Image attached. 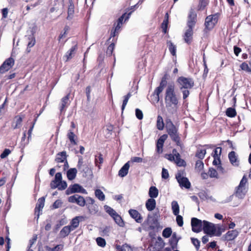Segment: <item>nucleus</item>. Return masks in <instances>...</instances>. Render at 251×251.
I'll list each match as a JSON object with an SVG mask.
<instances>
[{
    "label": "nucleus",
    "instance_id": "nucleus-1",
    "mask_svg": "<svg viewBox=\"0 0 251 251\" xmlns=\"http://www.w3.org/2000/svg\"><path fill=\"white\" fill-rule=\"evenodd\" d=\"M179 97L175 92L174 84H169L165 92V103L167 110L173 113L176 111L179 103Z\"/></svg>",
    "mask_w": 251,
    "mask_h": 251
},
{
    "label": "nucleus",
    "instance_id": "nucleus-2",
    "mask_svg": "<svg viewBox=\"0 0 251 251\" xmlns=\"http://www.w3.org/2000/svg\"><path fill=\"white\" fill-rule=\"evenodd\" d=\"M202 229L205 233L210 236L213 235L220 236L222 233V228L219 226H216L213 223L204 220L203 221Z\"/></svg>",
    "mask_w": 251,
    "mask_h": 251
},
{
    "label": "nucleus",
    "instance_id": "nucleus-3",
    "mask_svg": "<svg viewBox=\"0 0 251 251\" xmlns=\"http://www.w3.org/2000/svg\"><path fill=\"white\" fill-rule=\"evenodd\" d=\"M166 128L167 132L172 140L175 142L177 146H180V138L177 132V129L171 120H168L167 121Z\"/></svg>",
    "mask_w": 251,
    "mask_h": 251
},
{
    "label": "nucleus",
    "instance_id": "nucleus-4",
    "mask_svg": "<svg viewBox=\"0 0 251 251\" xmlns=\"http://www.w3.org/2000/svg\"><path fill=\"white\" fill-rule=\"evenodd\" d=\"M247 178L244 176L240 182L239 185L236 187L234 195L239 199H243L247 191L248 188L246 186Z\"/></svg>",
    "mask_w": 251,
    "mask_h": 251
},
{
    "label": "nucleus",
    "instance_id": "nucleus-5",
    "mask_svg": "<svg viewBox=\"0 0 251 251\" xmlns=\"http://www.w3.org/2000/svg\"><path fill=\"white\" fill-rule=\"evenodd\" d=\"M77 168L78 171L82 174V176L84 177H86L92 174V170L89 167L88 163L83 161V157L81 156L78 157Z\"/></svg>",
    "mask_w": 251,
    "mask_h": 251
},
{
    "label": "nucleus",
    "instance_id": "nucleus-6",
    "mask_svg": "<svg viewBox=\"0 0 251 251\" xmlns=\"http://www.w3.org/2000/svg\"><path fill=\"white\" fill-rule=\"evenodd\" d=\"M184 175L185 172L184 170H179L176 175V178L181 188L189 189L191 187V183L189 179L184 176Z\"/></svg>",
    "mask_w": 251,
    "mask_h": 251
},
{
    "label": "nucleus",
    "instance_id": "nucleus-7",
    "mask_svg": "<svg viewBox=\"0 0 251 251\" xmlns=\"http://www.w3.org/2000/svg\"><path fill=\"white\" fill-rule=\"evenodd\" d=\"M179 89H191L194 85V82L192 78L180 76L177 79Z\"/></svg>",
    "mask_w": 251,
    "mask_h": 251
},
{
    "label": "nucleus",
    "instance_id": "nucleus-8",
    "mask_svg": "<svg viewBox=\"0 0 251 251\" xmlns=\"http://www.w3.org/2000/svg\"><path fill=\"white\" fill-rule=\"evenodd\" d=\"M167 75L165 74L162 77L161 81L159 84V86L157 87L154 90L152 97H153L154 101L158 102L159 101V95L163 91L164 87L166 86L167 81Z\"/></svg>",
    "mask_w": 251,
    "mask_h": 251
},
{
    "label": "nucleus",
    "instance_id": "nucleus-9",
    "mask_svg": "<svg viewBox=\"0 0 251 251\" xmlns=\"http://www.w3.org/2000/svg\"><path fill=\"white\" fill-rule=\"evenodd\" d=\"M75 193L87 194V191L78 184H74L70 185L66 191V194L67 195Z\"/></svg>",
    "mask_w": 251,
    "mask_h": 251
},
{
    "label": "nucleus",
    "instance_id": "nucleus-10",
    "mask_svg": "<svg viewBox=\"0 0 251 251\" xmlns=\"http://www.w3.org/2000/svg\"><path fill=\"white\" fill-rule=\"evenodd\" d=\"M218 22V16L216 14L209 15L205 19V28L208 30H211Z\"/></svg>",
    "mask_w": 251,
    "mask_h": 251
},
{
    "label": "nucleus",
    "instance_id": "nucleus-11",
    "mask_svg": "<svg viewBox=\"0 0 251 251\" xmlns=\"http://www.w3.org/2000/svg\"><path fill=\"white\" fill-rule=\"evenodd\" d=\"M68 201L71 203H76L79 206L83 207L86 204L84 198L78 194H75L68 198Z\"/></svg>",
    "mask_w": 251,
    "mask_h": 251
},
{
    "label": "nucleus",
    "instance_id": "nucleus-12",
    "mask_svg": "<svg viewBox=\"0 0 251 251\" xmlns=\"http://www.w3.org/2000/svg\"><path fill=\"white\" fill-rule=\"evenodd\" d=\"M191 226L193 232L199 233L202 229L203 221L196 218H192L191 219Z\"/></svg>",
    "mask_w": 251,
    "mask_h": 251
},
{
    "label": "nucleus",
    "instance_id": "nucleus-13",
    "mask_svg": "<svg viewBox=\"0 0 251 251\" xmlns=\"http://www.w3.org/2000/svg\"><path fill=\"white\" fill-rule=\"evenodd\" d=\"M14 64V60L12 57L6 59L0 67V73L3 74L9 70Z\"/></svg>",
    "mask_w": 251,
    "mask_h": 251
},
{
    "label": "nucleus",
    "instance_id": "nucleus-14",
    "mask_svg": "<svg viewBox=\"0 0 251 251\" xmlns=\"http://www.w3.org/2000/svg\"><path fill=\"white\" fill-rule=\"evenodd\" d=\"M70 94H68L61 100L60 103V111L61 113H64L70 104V100H69Z\"/></svg>",
    "mask_w": 251,
    "mask_h": 251
},
{
    "label": "nucleus",
    "instance_id": "nucleus-15",
    "mask_svg": "<svg viewBox=\"0 0 251 251\" xmlns=\"http://www.w3.org/2000/svg\"><path fill=\"white\" fill-rule=\"evenodd\" d=\"M228 157L230 163L235 167L239 166L240 160L238 158V155L234 151H230L228 155Z\"/></svg>",
    "mask_w": 251,
    "mask_h": 251
},
{
    "label": "nucleus",
    "instance_id": "nucleus-16",
    "mask_svg": "<svg viewBox=\"0 0 251 251\" xmlns=\"http://www.w3.org/2000/svg\"><path fill=\"white\" fill-rule=\"evenodd\" d=\"M197 14L195 11L191 9L189 13L187 25L188 27H194L196 20Z\"/></svg>",
    "mask_w": 251,
    "mask_h": 251
},
{
    "label": "nucleus",
    "instance_id": "nucleus-17",
    "mask_svg": "<svg viewBox=\"0 0 251 251\" xmlns=\"http://www.w3.org/2000/svg\"><path fill=\"white\" fill-rule=\"evenodd\" d=\"M128 213L131 217L134 219L137 223H142L143 218L140 213L137 210L131 209L129 210Z\"/></svg>",
    "mask_w": 251,
    "mask_h": 251
},
{
    "label": "nucleus",
    "instance_id": "nucleus-18",
    "mask_svg": "<svg viewBox=\"0 0 251 251\" xmlns=\"http://www.w3.org/2000/svg\"><path fill=\"white\" fill-rule=\"evenodd\" d=\"M77 50V44H75L73 46H72L69 50H68L66 52V54L64 55L63 57L64 58L66 59V61L72 59L74 56Z\"/></svg>",
    "mask_w": 251,
    "mask_h": 251
},
{
    "label": "nucleus",
    "instance_id": "nucleus-19",
    "mask_svg": "<svg viewBox=\"0 0 251 251\" xmlns=\"http://www.w3.org/2000/svg\"><path fill=\"white\" fill-rule=\"evenodd\" d=\"M173 153L176 155L174 162L178 166L181 167L185 166L186 165L185 162L180 158L179 153L177 152L176 149H174L173 150Z\"/></svg>",
    "mask_w": 251,
    "mask_h": 251
},
{
    "label": "nucleus",
    "instance_id": "nucleus-20",
    "mask_svg": "<svg viewBox=\"0 0 251 251\" xmlns=\"http://www.w3.org/2000/svg\"><path fill=\"white\" fill-rule=\"evenodd\" d=\"M83 219V217L82 216L75 217L72 220L70 225H69V226L72 229L73 231L74 230L79 226L80 221Z\"/></svg>",
    "mask_w": 251,
    "mask_h": 251
},
{
    "label": "nucleus",
    "instance_id": "nucleus-21",
    "mask_svg": "<svg viewBox=\"0 0 251 251\" xmlns=\"http://www.w3.org/2000/svg\"><path fill=\"white\" fill-rule=\"evenodd\" d=\"M239 234V232L236 230L228 231L225 235V239L227 241H231L236 238Z\"/></svg>",
    "mask_w": 251,
    "mask_h": 251
},
{
    "label": "nucleus",
    "instance_id": "nucleus-22",
    "mask_svg": "<svg viewBox=\"0 0 251 251\" xmlns=\"http://www.w3.org/2000/svg\"><path fill=\"white\" fill-rule=\"evenodd\" d=\"M129 163L130 161L127 162L119 170L118 175L120 176L124 177L127 175L130 167Z\"/></svg>",
    "mask_w": 251,
    "mask_h": 251
},
{
    "label": "nucleus",
    "instance_id": "nucleus-23",
    "mask_svg": "<svg viewBox=\"0 0 251 251\" xmlns=\"http://www.w3.org/2000/svg\"><path fill=\"white\" fill-rule=\"evenodd\" d=\"M75 6L73 3L72 0H69V5L68 9V16L67 17V19L68 20H72L74 16L75 13Z\"/></svg>",
    "mask_w": 251,
    "mask_h": 251
},
{
    "label": "nucleus",
    "instance_id": "nucleus-24",
    "mask_svg": "<svg viewBox=\"0 0 251 251\" xmlns=\"http://www.w3.org/2000/svg\"><path fill=\"white\" fill-rule=\"evenodd\" d=\"M193 27H188V28L185 33L184 39L187 44H190L191 42L193 35Z\"/></svg>",
    "mask_w": 251,
    "mask_h": 251
},
{
    "label": "nucleus",
    "instance_id": "nucleus-25",
    "mask_svg": "<svg viewBox=\"0 0 251 251\" xmlns=\"http://www.w3.org/2000/svg\"><path fill=\"white\" fill-rule=\"evenodd\" d=\"M62 174L61 173H57L55 175V178L50 183V187L51 189L57 188V185H55L62 181Z\"/></svg>",
    "mask_w": 251,
    "mask_h": 251
},
{
    "label": "nucleus",
    "instance_id": "nucleus-26",
    "mask_svg": "<svg viewBox=\"0 0 251 251\" xmlns=\"http://www.w3.org/2000/svg\"><path fill=\"white\" fill-rule=\"evenodd\" d=\"M156 206V201L154 199L150 198L148 199L146 202V207L149 211H151L154 209Z\"/></svg>",
    "mask_w": 251,
    "mask_h": 251
},
{
    "label": "nucleus",
    "instance_id": "nucleus-27",
    "mask_svg": "<svg viewBox=\"0 0 251 251\" xmlns=\"http://www.w3.org/2000/svg\"><path fill=\"white\" fill-rule=\"evenodd\" d=\"M72 231H73L72 229H71L69 226H65L60 231V237L61 238H65L67 237Z\"/></svg>",
    "mask_w": 251,
    "mask_h": 251
},
{
    "label": "nucleus",
    "instance_id": "nucleus-28",
    "mask_svg": "<svg viewBox=\"0 0 251 251\" xmlns=\"http://www.w3.org/2000/svg\"><path fill=\"white\" fill-rule=\"evenodd\" d=\"M77 172V169L75 168L69 169L67 172L68 179L70 180L74 179L76 177Z\"/></svg>",
    "mask_w": 251,
    "mask_h": 251
},
{
    "label": "nucleus",
    "instance_id": "nucleus-29",
    "mask_svg": "<svg viewBox=\"0 0 251 251\" xmlns=\"http://www.w3.org/2000/svg\"><path fill=\"white\" fill-rule=\"evenodd\" d=\"M67 136L72 145H77V142L75 140L77 138V137L72 130H69L68 131Z\"/></svg>",
    "mask_w": 251,
    "mask_h": 251
},
{
    "label": "nucleus",
    "instance_id": "nucleus-30",
    "mask_svg": "<svg viewBox=\"0 0 251 251\" xmlns=\"http://www.w3.org/2000/svg\"><path fill=\"white\" fill-rule=\"evenodd\" d=\"M66 153L65 151H62L56 155L55 161L57 163H63L66 160Z\"/></svg>",
    "mask_w": 251,
    "mask_h": 251
},
{
    "label": "nucleus",
    "instance_id": "nucleus-31",
    "mask_svg": "<svg viewBox=\"0 0 251 251\" xmlns=\"http://www.w3.org/2000/svg\"><path fill=\"white\" fill-rule=\"evenodd\" d=\"M149 195L152 199L157 198L158 195V190L155 186H151L149 189Z\"/></svg>",
    "mask_w": 251,
    "mask_h": 251
},
{
    "label": "nucleus",
    "instance_id": "nucleus-32",
    "mask_svg": "<svg viewBox=\"0 0 251 251\" xmlns=\"http://www.w3.org/2000/svg\"><path fill=\"white\" fill-rule=\"evenodd\" d=\"M167 47L171 54L174 56H176V47L171 41L167 42Z\"/></svg>",
    "mask_w": 251,
    "mask_h": 251
},
{
    "label": "nucleus",
    "instance_id": "nucleus-33",
    "mask_svg": "<svg viewBox=\"0 0 251 251\" xmlns=\"http://www.w3.org/2000/svg\"><path fill=\"white\" fill-rule=\"evenodd\" d=\"M23 119L20 116H16L14 119V121L12 125V126L14 129L20 127L22 125Z\"/></svg>",
    "mask_w": 251,
    "mask_h": 251
},
{
    "label": "nucleus",
    "instance_id": "nucleus-34",
    "mask_svg": "<svg viewBox=\"0 0 251 251\" xmlns=\"http://www.w3.org/2000/svg\"><path fill=\"white\" fill-rule=\"evenodd\" d=\"M103 162V159L102 157V155L99 153L98 155H95V164L96 166H97L99 169H100V165Z\"/></svg>",
    "mask_w": 251,
    "mask_h": 251
},
{
    "label": "nucleus",
    "instance_id": "nucleus-35",
    "mask_svg": "<svg viewBox=\"0 0 251 251\" xmlns=\"http://www.w3.org/2000/svg\"><path fill=\"white\" fill-rule=\"evenodd\" d=\"M44 203L45 198L44 197H42L39 199L36 206L35 207V212H36L37 211L40 212V211L42 210L44 206Z\"/></svg>",
    "mask_w": 251,
    "mask_h": 251
},
{
    "label": "nucleus",
    "instance_id": "nucleus-36",
    "mask_svg": "<svg viewBox=\"0 0 251 251\" xmlns=\"http://www.w3.org/2000/svg\"><path fill=\"white\" fill-rule=\"evenodd\" d=\"M173 213L175 215H177L179 212V206L176 201H173L171 203Z\"/></svg>",
    "mask_w": 251,
    "mask_h": 251
},
{
    "label": "nucleus",
    "instance_id": "nucleus-37",
    "mask_svg": "<svg viewBox=\"0 0 251 251\" xmlns=\"http://www.w3.org/2000/svg\"><path fill=\"white\" fill-rule=\"evenodd\" d=\"M132 11L126 14V13L123 14L118 20L117 24H119V25H122L123 24V22L124 19H125V21H126L129 18L130 15L131 14Z\"/></svg>",
    "mask_w": 251,
    "mask_h": 251
},
{
    "label": "nucleus",
    "instance_id": "nucleus-38",
    "mask_svg": "<svg viewBox=\"0 0 251 251\" xmlns=\"http://www.w3.org/2000/svg\"><path fill=\"white\" fill-rule=\"evenodd\" d=\"M112 218L115 222V223L118 225L120 226L123 227L124 226V222L122 219L121 217L117 213L115 216H114Z\"/></svg>",
    "mask_w": 251,
    "mask_h": 251
},
{
    "label": "nucleus",
    "instance_id": "nucleus-39",
    "mask_svg": "<svg viewBox=\"0 0 251 251\" xmlns=\"http://www.w3.org/2000/svg\"><path fill=\"white\" fill-rule=\"evenodd\" d=\"M156 126L157 129L160 130H163L164 126L163 118L160 115H158L157 118Z\"/></svg>",
    "mask_w": 251,
    "mask_h": 251
},
{
    "label": "nucleus",
    "instance_id": "nucleus-40",
    "mask_svg": "<svg viewBox=\"0 0 251 251\" xmlns=\"http://www.w3.org/2000/svg\"><path fill=\"white\" fill-rule=\"evenodd\" d=\"M95 196L100 201H103L105 200V195L100 189H96L95 191Z\"/></svg>",
    "mask_w": 251,
    "mask_h": 251
},
{
    "label": "nucleus",
    "instance_id": "nucleus-41",
    "mask_svg": "<svg viewBox=\"0 0 251 251\" xmlns=\"http://www.w3.org/2000/svg\"><path fill=\"white\" fill-rule=\"evenodd\" d=\"M226 114L227 116L233 118L236 115V111L234 108L229 107L226 109Z\"/></svg>",
    "mask_w": 251,
    "mask_h": 251
},
{
    "label": "nucleus",
    "instance_id": "nucleus-42",
    "mask_svg": "<svg viewBox=\"0 0 251 251\" xmlns=\"http://www.w3.org/2000/svg\"><path fill=\"white\" fill-rule=\"evenodd\" d=\"M104 209L106 213H107L111 217H113L117 213L115 210L108 205H105L104 206Z\"/></svg>",
    "mask_w": 251,
    "mask_h": 251
},
{
    "label": "nucleus",
    "instance_id": "nucleus-43",
    "mask_svg": "<svg viewBox=\"0 0 251 251\" xmlns=\"http://www.w3.org/2000/svg\"><path fill=\"white\" fill-rule=\"evenodd\" d=\"M88 208L91 214H96L99 211L98 206L97 204L88 205Z\"/></svg>",
    "mask_w": 251,
    "mask_h": 251
},
{
    "label": "nucleus",
    "instance_id": "nucleus-44",
    "mask_svg": "<svg viewBox=\"0 0 251 251\" xmlns=\"http://www.w3.org/2000/svg\"><path fill=\"white\" fill-rule=\"evenodd\" d=\"M28 39L30 41L28 42L27 44V51L29 52L30 50H29V49L35 45V39L33 35H31L29 36Z\"/></svg>",
    "mask_w": 251,
    "mask_h": 251
},
{
    "label": "nucleus",
    "instance_id": "nucleus-45",
    "mask_svg": "<svg viewBox=\"0 0 251 251\" xmlns=\"http://www.w3.org/2000/svg\"><path fill=\"white\" fill-rule=\"evenodd\" d=\"M206 150L205 149L198 150L196 156L200 159H202L205 155Z\"/></svg>",
    "mask_w": 251,
    "mask_h": 251
},
{
    "label": "nucleus",
    "instance_id": "nucleus-46",
    "mask_svg": "<svg viewBox=\"0 0 251 251\" xmlns=\"http://www.w3.org/2000/svg\"><path fill=\"white\" fill-rule=\"evenodd\" d=\"M63 248V246L62 245H56L54 248H50L49 246H46L45 247L47 251H59L61 250Z\"/></svg>",
    "mask_w": 251,
    "mask_h": 251
},
{
    "label": "nucleus",
    "instance_id": "nucleus-47",
    "mask_svg": "<svg viewBox=\"0 0 251 251\" xmlns=\"http://www.w3.org/2000/svg\"><path fill=\"white\" fill-rule=\"evenodd\" d=\"M172 233L170 227L165 228L162 232V236L165 238H169Z\"/></svg>",
    "mask_w": 251,
    "mask_h": 251
},
{
    "label": "nucleus",
    "instance_id": "nucleus-48",
    "mask_svg": "<svg viewBox=\"0 0 251 251\" xmlns=\"http://www.w3.org/2000/svg\"><path fill=\"white\" fill-rule=\"evenodd\" d=\"M208 175L211 178H218V175L217 171L212 168H209Z\"/></svg>",
    "mask_w": 251,
    "mask_h": 251
},
{
    "label": "nucleus",
    "instance_id": "nucleus-49",
    "mask_svg": "<svg viewBox=\"0 0 251 251\" xmlns=\"http://www.w3.org/2000/svg\"><path fill=\"white\" fill-rule=\"evenodd\" d=\"M131 96V94L130 93H128L126 96L124 97V100H123V104L122 106V110L123 111L125 108L126 106V105L127 102L128 101L129 99Z\"/></svg>",
    "mask_w": 251,
    "mask_h": 251
},
{
    "label": "nucleus",
    "instance_id": "nucleus-50",
    "mask_svg": "<svg viewBox=\"0 0 251 251\" xmlns=\"http://www.w3.org/2000/svg\"><path fill=\"white\" fill-rule=\"evenodd\" d=\"M55 185H57V188L59 190H65L67 187V182L65 181H61L60 182H59Z\"/></svg>",
    "mask_w": 251,
    "mask_h": 251
},
{
    "label": "nucleus",
    "instance_id": "nucleus-51",
    "mask_svg": "<svg viewBox=\"0 0 251 251\" xmlns=\"http://www.w3.org/2000/svg\"><path fill=\"white\" fill-rule=\"evenodd\" d=\"M163 142H159V141L157 140V143H156V151L158 153H162L163 151V147L164 145Z\"/></svg>",
    "mask_w": 251,
    "mask_h": 251
},
{
    "label": "nucleus",
    "instance_id": "nucleus-52",
    "mask_svg": "<svg viewBox=\"0 0 251 251\" xmlns=\"http://www.w3.org/2000/svg\"><path fill=\"white\" fill-rule=\"evenodd\" d=\"M96 241L98 245L101 247H104L106 245L105 239L101 237H98L96 239Z\"/></svg>",
    "mask_w": 251,
    "mask_h": 251
},
{
    "label": "nucleus",
    "instance_id": "nucleus-53",
    "mask_svg": "<svg viewBox=\"0 0 251 251\" xmlns=\"http://www.w3.org/2000/svg\"><path fill=\"white\" fill-rule=\"evenodd\" d=\"M221 152L222 148L221 147H217L214 151L213 157L220 158Z\"/></svg>",
    "mask_w": 251,
    "mask_h": 251
},
{
    "label": "nucleus",
    "instance_id": "nucleus-54",
    "mask_svg": "<svg viewBox=\"0 0 251 251\" xmlns=\"http://www.w3.org/2000/svg\"><path fill=\"white\" fill-rule=\"evenodd\" d=\"M204 167V164L202 161L201 160H198L196 163V169L199 171H200L201 170L203 169Z\"/></svg>",
    "mask_w": 251,
    "mask_h": 251
},
{
    "label": "nucleus",
    "instance_id": "nucleus-55",
    "mask_svg": "<svg viewBox=\"0 0 251 251\" xmlns=\"http://www.w3.org/2000/svg\"><path fill=\"white\" fill-rule=\"evenodd\" d=\"M189 89H184L180 90L182 93L183 100H186L190 95Z\"/></svg>",
    "mask_w": 251,
    "mask_h": 251
},
{
    "label": "nucleus",
    "instance_id": "nucleus-56",
    "mask_svg": "<svg viewBox=\"0 0 251 251\" xmlns=\"http://www.w3.org/2000/svg\"><path fill=\"white\" fill-rule=\"evenodd\" d=\"M191 239L192 244L195 246L197 250H198L200 246V241L197 238H191Z\"/></svg>",
    "mask_w": 251,
    "mask_h": 251
},
{
    "label": "nucleus",
    "instance_id": "nucleus-57",
    "mask_svg": "<svg viewBox=\"0 0 251 251\" xmlns=\"http://www.w3.org/2000/svg\"><path fill=\"white\" fill-rule=\"evenodd\" d=\"M114 46H115L114 44V43H111L108 47V48L107 49V50H106V54L110 56V55H112L113 51L114 49Z\"/></svg>",
    "mask_w": 251,
    "mask_h": 251
},
{
    "label": "nucleus",
    "instance_id": "nucleus-58",
    "mask_svg": "<svg viewBox=\"0 0 251 251\" xmlns=\"http://www.w3.org/2000/svg\"><path fill=\"white\" fill-rule=\"evenodd\" d=\"M11 153V151L8 149H5L1 153L0 157L1 159L5 158Z\"/></svg>",
    "mask_w": 251,
    "mask_h": 251
},
{
    "label": "nucleus",
    "instance_id": "nucleus-59",
    "mask_svg": "<svg viewBox=\"0 0 251 251\" xmlns=\"http://www.w3.org/2000/svg\"><path fill=\"white\" fill-rule=\"evenodd\" d=\"M161 176L163 179H167L169 177V174L167 169L163 168L161 173Z\"/></svg>",
    "mask_w": 251,
    "mask_h": 251
},
{
    "label": "nucleus",
    "instance_id": "nucleus-60",
    "mask_svg": "<svg viewBox=\"0 0 251 251\" xmlns=\"http://www.w3.org/2000/svg\"><path fill=\"white\" fill-rule=\"evenodd\" d=\"M176 221L177 222V224L179 226H182L183 225V218L181 216L179 215L178 214L176 215Z\"/></svg>",
    "mask_w": 251,
    "mask_h": 251
},
{
    "label": "nucleus",
    "instance_id": "nucleus-61",
    "mask_svg": "<svg viewBox=\"0 0 251 251\" xmlns=\"http://www.w3.org/2000/svg\"><path fill=\"white\" fill-rule=\"evenodd\" d=\"M135 115L137 118L139 120H142L143 118V114L142 111L138 108H136L135 110Z\"/></svg>",
    "mask_w": 251,
    "mask_h": 251
},
{
    "label": "nucleus",
    "instance_id": "nucleus-62",
    "mask_svg": "<svg viewBox=\"0 0 251 251\" xmlns=\"http://www.w3.org/2000/svg\"><path fill=\"white\" fill-rule=\"evenodd\" d=\"M240 68L242 70L247 72H251V69L249 68L247 63L244 62L240 65Z\"/></svg>",
    "mask_w": 251,
    "mask_h": 251
},
{
    "label": "nucleus",
    "instance_id": "nucleus-63",
    "mask_svg": "<svg viewBox=\"0 0 251 251\" xmlns=\"http://www.w3.org/2000/svg\"><path fill=\"white\" fill-rule=\"evenodd\" d=\"M63 202L60 200H56L53 204L52 207L54 209L59 208L61 206Z\"/></svg>",
    "mask_w": 251,
    "mask_h": 251
},
{
    "label": "nucleus",
    "instance_id": "nucleus-64",
    "mask_svg": "<svg viewBox=\"0 0 251 251\" xmlns=\"http://www.w3.org/2000/svg\"><path fill=\"white\" fill-rule=\"evenodd\" d=\"M121 251H132L130 246L126 244H125L121 248Z\"/></svg>",
    "mask_w": 251,
    "mask_h": 251
}]
</instances>
